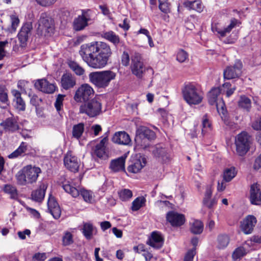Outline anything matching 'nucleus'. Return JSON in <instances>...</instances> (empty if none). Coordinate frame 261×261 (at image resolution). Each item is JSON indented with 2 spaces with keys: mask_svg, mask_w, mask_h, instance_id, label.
<instances>
[{
  "mask_svg": "<svg viewBox=\"0 0 261 261\" xmlns=\"http://www.w3.org/2000/svg\"><path fill=\"white\" fill-rule=\"evenodd\" d=\"M79 54L90 67L101 69L108 63L112 51L109 44L102 41H93L82 45Z\"/></svg>",
  "mask_w": 261,
  "mask_h": 261,
  "instance_id": "nucleus-1",
  "label": "nucleus"
},
{
  "mask_svg": "<svg viewBox=\"0 0 261 261\" xmlns=\"http://www.w3.org/2000/svg\"><path fill=\"white\" fill-rule=\"evenodd\" d=\"M41 172V170L39 167L31 165L25 166L16 173V182L23 186L35 184Z\"/></svg>",
  "mask_w": 261,
  "mask_h": 261,
  "instance_id": "nucleus-2",
  "label": "nucleus"
},
{
  "mask_svg": "<svg viewBox=\"0 0 261 261\" xmlns=\"http://www.w3.org/2000/svg\"><path fill=\"white\" fill-rule=\"evenodd\" d=\"M184 99L190 106L200 104L203 99V94L197 85L193 83L185 84L181 89Z\"/></svg>",
  "mask_w": 261,
  "mask_h": 261,
  "instance_id": "nucleus-3",
  "label": "nucleus"
},
{
  "mask_svg": "<svg viewBox=\"0 0 261 261\" xmlns=\"http://www.w3.org/2000/svg\"><path fill=\"white\" fill-rule=\"evenodd\" d=\"M89 77L90 82L95 87L98 88H105L115 79L116 73L111 70L96 71L90 73Z\"/></svg>",
  "mask_w": 261,
  "mask_h": 261,
  "instance_id": "nucleus-4",
  "label": "nucleus"
},
{
  "mask_svg": "<svg viewBox=\"0 0 261 261\" xmlns=\"http://www.w3.org/2000/svg\"><path fill=\"white\" fill-rule=\"evenodd\" d=\"M79 179L74 181H66L63 183V188L65 191L70 194L73 197H77L81 193L84 200L91 202L92 199V193L85 190H82L80 186Z\"/></svg>",
  "mask_w": 261,
  "mask_h": 261,
  "instance_id": "nucleus-5",
  "label": "nucleus"
},
{
  "mask_svg": "<svg viewBox=\"0 0 261 261\" xmlns=\"http://www.w3.org/2000/svg\"><path fill=\"white\" fill-rule=\"evenodd\" d=\"M101 111V103L98 97L82 104L80 107V112L85 113L91 117L99 115Z\"/></svg>",
  "mask_w": 261,
  "mask_h": 261,
  "instance_id": "nucleus-6",
  "label": "nucleus"
},
{
  "mask_svg": "<svg viewBox=\"0 0 261 261\" xmlns=\"http://www.w3.org/2000/svg\"><path fill=\"white\" fill-rule=\"evenodd\" d=\"M155 138L154 132L145 126H140L137 130L135 141L144 148L149 145V141Z\"/></svg>",
  "mask_w": 261,
  "mask_h": 261,
  "instance_id": "nucleus-7",
  "label": "nucleus"
},
{
  "mask_svg": "<svg viewBox=\"0 0 261 261\" xmlns=\"http://www.w3.org/2000/svg\"><path fill=\"white\" fill-rule=\"evenodd\" d=\"M54 32V26L52 19L46 14H41L38 21L37 32L40 35L50 36Z\"/></svg>",
  "mask_w": 261,
  "mask_h": 261,
  "instance_id": "nucleus-8",
  "label": "nucleus"
},
{
  "mask_svg": "<svg viewBox=\"0 0 261 261\" xmlns=\"http://www.w3.org/2000/svg\"><path fill=\"white\" fill-rule=\"evenodd\" d=\"M250 136L246 132H242L237 136L235 139L236 152L240 156L245 155L249 149Z\"/></svg>",
  "mask_w": 261,
  "mask_h": 261,
  "instance_id": "nucleus-9",
  "label": "nucleus"
},
{
  "mask_svg": "<svg viewBox=\"0 0 261 261\" xmlns=\"http://www.w3.org/2000/svg\"><path fill=\"white\" fill-rule=\"evenodd\" d=\"M131 70L135 75L138 78H142L146 70L153 72L151 68H146L141 61V56L136 53L132 58Z\"/></svg>",
  "mask_w": 261,
  "mask_h": 261,
  "instance_id": "nucleus-10",
  "label": "nucleus"
},
{
  "mask_svg": "<svg viewBox=\"0 0 261 261\" xmlns=\"http://www.w3.org/2000/svg\"><path fill=\"white\" fill-rule=\"evenodd\" d=\"M94 91L88 84H84L76 90L74 99L78 102H86L93 96Z\"/></svg>",
  "mask_w": 261,
  "mask_h": 261,
  "instance_id": "nucleus-11",
  "label": "nucleus"
},
{
  "mask_svg": "<svg viewBox=\"0 0 261 261\" xmlns=\"http://www.w3.org/2000/svg\"><path fill=\"white\" fill-rule=\"evenodd\" d=\"M242 62L239 60L236 61L233 65L227 66L224 70V78L230 80L239 77L242 73Z\"/></svg>",
  "mask_w": 261,
  "mask_h": 261,
  "instance_id": "nucleus-12",
  "label": "nucleus"
},
{
  "mask_svg": "<svg viewBox=\"0 0 261 261\" xmlns=\"http://www.w3.org/2000/svg\"><path fill=\"white\" fill-rule=\"evenodd\" d=\"M89 10H83L81 15L75 18L73 21V29L77 31L84 29L88 24V22L91 20Z\"/></svg>",
  "mask_w": 261,
  "mask_h": 261,
  "instance_id": "nucleus-13",
  "label": "nucleus"
},
{
  "mask_svg": "<svg viewBox=\"0 0 261 261\" xmlns=\"http://www.w3.org/2000/svg\"><path fill=\"white\" fill-rule=\"evenodd\" d=\"M257 220L253 215H248L240 222L241 230L245 234H249L252 232L256 224Z\"/></svg>",
  "mask_w": 261,
  "mask_h": 261,
  "instance_id": "nucleus-14",
  "label": "nucleus"
},
{
  "mask_svg": "<svg viewBox=\"0 0 261 261\" xmlns=\"http://www.w3.org/2000/svg\"><path fill=\"white\" fill-rule=\"evenodd\" d=\"M65 167L72 172L77 171L80 165V161L71 151H68L64 158Z\"/></svg>",
  "mask_w": 261,
  "mask_h": 261,
  "instance_id": "nucleus-15",
  "label": "nucleus"
},
{
  "mask_svg": "<svg viewBox=\"0 0 261 261\" xmlns=\"http://www.w3.org/2000/svg\"><path fill=\"white\" fill-rule=\"evenodd\" d=\"M146 160L144 156L141 155H136L133 157L131 160V164L128 167V172L136 173L146 165Z\"/></svg>",
  "mask_w": 261,
  "mask_h": 261,
  "instance_id": "nucleus-16",
  "label": "nucleus"
},
{
  "mask_svg": "<svg viewBox=\"0 0 261 261\" xmlns=\"http://www.w3.org/2000/svg\"><path fill=\"white\" fill-rule=\"evenodd\" d=\"M34 86L38 90L49 94L54 93L56 88L54 84L49 83L44 79L36 80Z\"/></svg>",
  "mask_w": 261,
  "mask_h": 261,
  "instance_id": "nucleus-17",
  "label": "nucleus"
},
{
  "mask_svg": "<svg viewBox=\"0 0 261 261\" xmlns=\"http://www.w3.org/2000/svg\"><path fill=\"white\" fill-rule=\"evenodd\" d=\"M166 219L173 226H180L185 222V216L174 211H170L166 215Z\"/></svg>",
  "mask_w": 261,
  "mask_h": 261,
  "instance_id": "nucleus-18",
  "label": "nucleus"
},
{
  "mask_svg": "<svg viewBox=\"0 0 261 261\" xmlns=\"http://www.w3.org/2000/svg\"><path fill=\"white\" fill-rule=\"evenodd\" d=\"M108 141V138L107 137H104L95 146L93 152L94 155L103 160H106L108 158V155L106 151V144Z\"/></svg>",
  "mask_w": 261,
  "mask_h": 261,
  "instance_id": "nucleus-19",
  "label": "nucleus"
},
{
  "mask_svg": "<svg viewBox=\"0 0 261 261\" xmlns=\"http://www.w3.org/2000/svg\"><path fill=\"white\" fill-rule=\"evenodd\" d=\"M32 29V24L30 23H25L21 28L18 34V38L21 47H24L27 44L28 36Z\"/></svg>",
  "mask_w": 261,
  "mask_h": 261,
  "instance_id": "nucleus-20",
  "label": "nucleus"
},
{
  "mask_svg": "<svg viewBox=\"0 0 261 261\" xmlns=\"http://www.w3.org/2000/svg\"><path fill=\"white\" fill-rule=\"evenodd\" d=\"M238 22L236 19H232L231 20L230 23L224 29L219 27L218 24H213L212 26V30L214 33H217L219 37H223L226 35L227 34L229 33L231 30L234 28Z\"/></svg>",
  "mask_w": 261,
  "mask_h": 261,
  "instance_id": "nucleus-21",
  "label": "nucleus"
},
{
  "mask_svg": "<svg viewBox=\"0 0 261 261\" xmlns=\"http://www.w3.org/2000/svg\"><path fill=\"white\" fill-rule=\"evenodd\" d=\"M250 244V242H245L241 246L237 248L232 254V258L234 260H237L245 255L251 249Z\"/></svg>",
  "mask_w": 261,
  "mask_h": 261,
  "instance_id": "nucleus-22",
  "label": "nucleus"
},
{
  "mask_svg": "<svg viewBox=\"0 0 261 261\" xmlns=\"http://www.w3.org/2000/svg\"><path fill=\"white\" fill-rule=\"evenodd\" d=\"M48 210L53 217L57 219L60 217L61 211L60 207L53 197H49L47 202Z\"/></svg>",
  "mask_w": 261,
  "mask_h": 261,
  "instance_id": "nucleus-23",
  "label": "nucleus"
},
{
  "mask_svg": "<svg viewBox=\"0 0 261 261\" xmlns=\"http://www.w3.org/2000/svg\"><path fill=\"white\" fill-rule=\"evenodd\" d=\"M112 141L118 144L128 145L131 141L129 136L125 132L116 133L112 138Z\"/></svg>",
  "mask_w": 261,
  "mask_h": 261,
  "instance_id": "nucleus-24",
  "label": "nucleus"
},
{
  "mask_svg": "<svg viewBox=\"0 0 261 261\" xmlns=\"http://www.w3.org/2000/svg\"><path fill=\"white\" fill-rule=\"evenodd\" d=\"M250 202L254 205L261 204V191L257 184H254L251 187Z\"/></svg>",
  "mask_w": 261,
  "mask_h": 261,
  "instance_id": "nucleus-25",
  "label": "nucleus"
},
{
  "mask_svg": "<svg viewBox=\"0 0 261 261\" xmlns=\"http://www.w3.org/2000/svg\"><path fill=\"white\" fill-rule=\"evenodd\" d=\"M61 86L65 90L73 88L76 84L75 77L69 73L64 74L61 80Z\"/></svg>",
  "mask_w": 261,
  "mask_h": 261,
  "instance_id": "nucleus-26",
  "label": "nucleus"
},
{
  "mask_svg": "<svg viewBox=\"0 0 261 261\" xmlns=\"http://www.w3.org/2000/svg\"><path fill=\"white\" fill-rule=\"evenodd\" d=\"M47 186L44 183L41 184L39 188L32 192L31 196L33 200L36 202H41L44 198Z\"/></svg>",
  "mask_w": 261,
  "mask_h": 261,
  "instance_id": "nucleus-27",
  "label": "nucleus"
},
{
  "mask_svg": "<svg viewBox=\"0 0 261 261\" xmlns=\"http://www.w3.org/2000/svg\"><path fill=\"white\" fill-rule=\"evenodd\" d=\"M148 244L153 248H160L163 244V239L161 233L158 232H153L149 239Z\"/></svg>",
  "mask_w": 261,
  "mask_h": 261,
  "instance_id": "nucleus-28",
  "label": "nucleus"
},
{
  "mask_svg": "<svg viewBox=\"0 0 261 261\" xmlns=\"http://www.w3.org/2000/svg\"><path fill=\"white\" fill-rule=\"evenodd\" d=\"M184 6L189 10H195L198 13L203 11L204 6L201 1L199 0L190 1H187L184 3Z\"/></svg>",
  "mask_w": 261,
  "mask_h": 261,
  "instance_id": "nucleus-29",
  "label": "nucleus"
},
{
  "mask_svg": "<svg viewBox=\"0 0 261 261\" xmlns=\"http://www.w3.org/2000/svg\"><path fill=\"white\" fill-rule=\"evenodd\" d=\"M125 157L121 156L112 161L110 168L114 172L123 171L125 169Z\"/></svg>",
  "mask_w": 261,
  "mask_h": 261,
  "instance_id": "nucleus-30",
  "label": "nucleus"
},
{
  "mask_svg": "<svg viewBox=\"0 0 261 261\" xmlns=\"http://www.w3.org/2000/svg\"><path fill=\"white\" fill-rule=\"evenodd\" d=\"M154 156L163 162H166L169 159L168 153L165 148H163L160 145L156 146L152 151Z\"/></svg>",
  "mask_w": 261,
  "mask_h": 261,
  "instance_id": "nucleus-31",
  "label": "nucleus"
},
{
  "mask_svg": "<svg viewBox=\"0 0 261 261\" xmlns=\"http://www.w3.org/2000/svg\"><path fill=\"white\" fill-rule=\"evenodd\" d=\"M28 145L27 143L22 142L19 146L13 152L8 155L9 159H14L20 156H23L28 150Z\"/></svg>",
  "mask_w": 261,
  "mask_h": 261,
  "instance_id": "nucleus-32",
  "label": "nucleus"
},
{
  "mask_svg": "<svg viewBox=\"0 0 261 261\" xmlns=\"http://www.w3.org/2000/svg\"><path fill=\"white\" fill-rule=\"evenodd\" d=\"M11 92L13 96L14 97V101L16 102V108L19 110H24L25 102L21 97L20 93L16 90H13Z\"/></svg>",
  "mask_w": 261,
  "mask_h": 261,
  "instance_id": "nucleus-33",
  "label": "nucleus"
},
{
  "mask_svg": "<svg viewBox=\"0 0 261 261\" xmlns=\"http://www.w3.org/2000/svg\"><path fill=\"white\" fill-rule=\"evenodd\" d=\"M1 125L5 129L14 132L18 129V125L16 121L12 118H9L1 123Z\"/></svg>",
  "mask_w": 261,
  "mask_h": 261,
  "instance_id": "nucleus-34",
  "label": "nucleus"
},
{
  "mask_svg": "<svg viewBox=\"0 0 261 261\" xmlns=\"http://www.w3.org/2000/svg\"><path fill=\"white\" fill-rule=\"evenodd\" d=\"M237 170L234 167L225 168L223 173V178L225 181H230L237 175Z\"/></svg>",
  "mask_w": 261,
  "mask_h": 261,
  "instance_id": "nucleus-35",
  "label": "nucleus"
},
{
  "mask_svg": "<svg viewBox=\"0 0 261 261\" xmlns=\"http://www.w3.org/2000/svg\"><path fill=\"white\" fill-rule=\"evenodd\" d=\"M221 93L220 88H213L210 91L208 94V102L211 105H215L218 102L220 98H218V96Z\"/></svg>",
  "mask_w": 261,
  "mask_h": 261,
  "instance_id": "nucleus-36",
  "label": "nucleus"
},
{
  "mask_svg": "<svg viewBox=\"0 0 261 261\" xmlns=\"http://www.w3.org/2000/svg\"><path fill=\"white\" fill-rule=\"evenodd\" d=\"M82 232L87 240H90L92 238L95 228L92 223L90 222L84 223Z\"/></svg>",
  "mask_w": 261,
  "mask_h": 261,
  "instance_id": "nucleus-37",
  "label": "nucleus"
},
{
  "mask_svg": "<svg viewBox=\"0 0 261 261\" xmlns=\"http://www.w3.org/2000/svg\"><path fill=\"white\" fill-rule=\"evenodd\" d=\"M239 107L247 112H249L251 108V100L245 95H242L238 101Z\"/></svg>",
  "mask_w": 261,
  "mask_h": 261,
  "instance_id": "nucleus-38",
  "label": "nucleus"
},
{
  "mask_svg": "<svg viewBox=\"0 0 261 261\" xmlns=\"http://www.w3.org/2000/svg\"><path fill=\"white\" fill-rule=\"evenodd\" d=\"M220 90L221 92L225 94L226 97H229L234 93L236 87L235 86H232L230 83L226 82L222 85Z\"/></svg>",
  "mask_w": 261,
  "mask_h": 261,
  "instance_id": "nucleus-39",
  "label": "nucleus"
},
{
  "mask_svg": "<svg viewBox=\"0 0 261 261\" xmlns=\"http://www.w3.org/2000/svg\"><path fill=\"white\" fill-rule=\"evenodd\" d=\"M84 130V124L83 123H80L74 125L73 126L72 134V137L79 140L83 135Z\"/></svg>",
  "mask_w": 261,
  "mask_h": 261,
  "instance_id": "nucleus-40",
  "label": "nucleus"
},
{
  "mask_svg": "<svg viewBox=\"0 0 261 261\" xmlns=\"http://www.w3.org/2000/svg\"><path fill=\"white\" fill-rule=\"evenodd\" d=\"M103 37L106 39L113 43L115 45H117L120 42L119 36L113 31L104 33Z\"/></svg>",
  "mask_w": 261,
  "mask_h": 261,
  "instance_id": "nucleus-41",
  "label": "nucleus"
},
{
  "mask_svg": "<svg viewBox=\"0 0 261 261\" xmlns=\"http://www.w3.org/2000/svg\"><path fill=\"white\" fill-rule=\"evenodd\" d=\"M203 225L201 221L195 220L191 223V230L193 233H201L203 231Z\"/></svg>",
  "mask_w": 261,
  "mask_h": 261,
  "instance_id": "nucleus-42",
  "label": "nucleus"
},
{
  "mask_svg": "<svg viewBox=\"0 0 261 261\" xmlns=\"http://www.w3.org/2000/svg\"><path fill=\"white\" fill-rule=\"evenodd\" d=\"M211 123L206 115H204L202 120V134L204 135L212 130Z\"/></svg>",
  "mask_w": 261,
  "mask_h": 261,
  "instance_id": "nucleus-43",
  "label": "nucleus"
},
{
  "mask_svg": "<svg viewBox=\"0 0 261 261\" xmlns=\"http://www.w3.org/2000/svg\"><path fill=\"white\" fill-rule=\"evenodd\" d=\"M0 101L6 105H9L8 90L5 85H0Z\"/></svg>",
  "mask_w": 261,
  "mask_h": 261,
  "instance_id": "nucleus-44",
  "label": "nucleus"
},
{
  "mask_svg": "<svg viewBox=\"0 0 261 261\" xmlns=\"http://www.w3.org/2000/svg\"><path fill=\"white\" fill-rule=\"evenodd\" d=\"M4 191L10 195L11 198L16 199L18 196L17 191L15 187L11 185H6L4 188Z\"/></svg>",
  "mask_w": 261,
  "mask_h": 261,
  "instance_id": "nucleus-45",
  "label": "nucleus"
},
{
  "mask_svg": "<svg viewBox=\"0 0 261 261\" xmlns=\"http://www.w3.org/2000/svg\"><path fill=\"white\" fill-rule=\"evenodd\" d=\"M146 201L145 199L143 197H139L136 198L132 202V210L133 211L139 210L143 206Z\"/></svg>",
  "mask_w": 261,
  "mask_h": 261,
  "instance_id": "nucleus-46",
  "label": "nucleus"
},
{
  "mask_svg": "<svg viewBox=\"0 0 261 261\" xmlns=\"http://www.w3.org/2000/svg\"><path fill=\"white\" fill-rule=\"evenodd\" d=\"M188 53L182 49H179L176 52V59L179 63L185 62L188 60Z\"/></svg>",
  "mask_w": 261,
  "mask_h": 261,
  "instance_id": "nucleus-47",
  "label": "nucleus"
},
{
  "mask_svg": "<svg viewBox=\"0 0 261 261\" xmlns=\"http://www.w3.org/2000/svg\"><path fill=\"white\" fill-rule=\"evenodd\" d=\"M69 67L78 75H83L84 73V69L81 67L76 62L73 61H69L68 63Z\"/></svg>",
  "mask_w": 261,
  "mask_h": 261,
  "instance_id": "nucleus-48",
  "label": "nucleus"
},
{
  "mask_svg": "<svg viewBox=\"0 0 261 261\" xmlns=\"http://www.w3.org/2000/svg\"><path fill=\"white\" fill-rule=\"evenodd\" d=\"M118 195L120 199L122 201H127L133 196V193L131 190L127 189H124L118 192Z\"/></svg>",
  "mask_w": 261,
  "mask_h": 261,
  "instance_id": "nucleus-49",
  "label": "nucleus"
},
{
  "mask_svg": "<svg viewBox=\"0 0 261 261\" xmlns=\"http://www.w3.org/2000/svg\"><path fill=\"white\" fill-rule=\"evenodd\" d=\"M73 242V236L69 231H65L62 237V244L66 246L72 244Z\"/></svg>",
  "mask_w": 261,
  "mask_h": 261,
  "instance_id": "nucleus-50",
  "label": "nucleus"
},
{
  "mask_svg": "<svg viewBox=\"0 0 261 261\" xmlns=\"http://www.w3.org/2000/svg\"><path fill=\"white\" fill-rule=\"evenodd\" d=\"M229 241V238L226 235H221L218 239V247L220 249L225 248L228 244Z\"/></svg>",
  "mask_w": 261,
  "mask_h": 261,
  "instance_id": "nucleus-51",
  "label": "nucleus"
},
{
  "mask_svg": "<svg viewBox=\"0 0 261 261\" xmlns=\"http://www.w3.org/2000/svg\"><path fill=\"white\" fill-rule=\"evenodd\" d=\"M65 97V95L59 94L57 96L56 100L55 102V107L56 110L60 115H61V111H62L63 107V101Z\"/></svg>",
  "mask_w": 261,
  "mask_h": 261,
  "instance_id": "nucleus-52",
  "label": "nucleus"
},
{
  "mask_svg": "<svg viewBox=\"0 0 261 261\" xmlns=\"http://www.w3.org/2000/svg\"><path fill=\"white\" fill-rule=\"evenodd\" d=\"M160 10L165 13H168L170 12L169 4L168 0H159Z\"/></svg>",
  "mask_w": 261,
  "mask_h": 261,
  "instance_id": "nucleus-53",
  "label": "nucleus"
},
{
  "mask_svg": "<svg viewBox=\"0 0 261 261\" xmlns=\"http://www.w3.org/2000/svg\"><path fill=\"white\" fill-rule=\"evenodd\" d=\"M218 113L221 115H225L226 109L225 103L222 98H220L218 102L215 104Z\"/></svg>",
  "mask_w": 261,
  "mask_h": 261,
  "instance_id": "nucleus-54",
  "label": "nucleus"
},
{
  "mask_svg": "<svg viewBox=\"0 0 261 261\" xmlns=\"http://www.w3.org/2000/svg\"><path fill=\"white\" fill-rule=\"evenodd\" d=\"M10 21L11 23V29L15 31L19 23V19L16 15H11L10 16Z\"/></svg>",
  "mask_w": 261,
  "mask_h": 261,
  "instance_id": "nucleus-55",
  "label": "nucleus"
},
{
  "mask_svg": "<svg viewBox=\"0 0 261 261\" xmlns=\"http://www.w3.org/2000/svg\"><path fill=\"white\" fill-rule=\"evenodd\" d=\"M47 258L45 253L38 252L32 257L33 261H44Z\"/></svg>",
  "mask_w": 261,
  "mask_h": 261,
  "instance_id": "nucleus-56",
  "label": "nucleus"
},
{
  "mask_svg": "<svg viewBox=\"0 0 261 261\" xmlns=\"http://www.w3.org/2000/svg\"><path fill=\"white\" fill-rule=\"evenodd\" d=\"M217 202V201L215 198L211 199V198L203 199V204L209 208H212L214 205L216 204Z\"/></svg>",
  "mask_w": 261,
  "mask_h": 261,
  "instance_id": "nucleus-57",
  "label": "nucleus"
},
{
  "mask_svg": "<svg viewBox=\"0 0 261 261\" xmlns=\"http://www.w3.org/2000/svg\"><path fill=\"white\" fill-rule=\"evenodd\" d=\"M8 41L6 40L0 42V60H2L6 55L5 48L8 46Z\"/></svg>",
  "mask_w": 261,
  "mask_h": 261,
  "instance_id": "nucleus-58",
  "label": "nucleus"
},
{
  "mask_svg": "<svg viewBox=\"0 0 261 261\" xmlns=\"http://www.w3.org/2000/svg\"><path fill=\"white\" fill-rule=\"evenodd\" d=\"M121 63L123 66H127L129 65L130 61L129 56L128 53L127 51H124L123 52V54L121 56Z\"/></svg>",
  "mask_w": 261,
  "mask_h": 261,
  "instance_id": "nucleus-59",
  "label": "nucleus"
},
{
  "mask_svg": "<svg viewBox=\"0 0 261 261\" xmlns=\"http://www.w3.org/2000/svg\"><path fill=\"white\" fill-rule=\"evenodd\" d=\"M196 248L189 250L186 254L184 261H193L194 256L196 253Z\"/></svg>",
  "mask_w": 261,
  "mask_h": 261,
  "instance_id": "nucleus-60",
  "label": "nucleus"
},
{
  "mask_svg": "<svg viewBox=\"0 0 261 261\" xmlns=\"http://www.w3.org/2000/svg\"><path fill=\"white\" fill-rule=\"evenodd\" d=\"M252 128L256 130H261V118L253 121L251 123Z\"/></svg>",
  "mask_w": 261,
  "mask_h": 261,
  "instance_id": "nucleus-61",
  "label": "nucleus"
},
{
  "mask_svg": "<svg viewBox=\"0 0 261 261\" xmlns=\"http://www.w3.org/2000/svg\"><path fill=\"white\" fill-rule=\"evenodd\" d=\"M38 4L42 6H48L54 4L57 0H36Z\"/></svg>",
  "mask_w": 261,
  "mask_h": 261,
  "instance_id": "nucleus-62",
  "label": "nucleus"
},
{
  "mask_svg": "<svg viewBox=\"0 0 261 261\" xmlns=\"http://www.w3.org/2000/svg\"><path fill=\"white\" fill-rule=\"evenodd\" d=\"M253 168L255 170L261 169V153L255 159L253 164Z\"/></svg>",
  "mask_w": 261,
  "mask_h": 261,
  "instance_id": "nucleus-63",
  "label": "nucleus"
},
{
  "mask_svg": "<svg viewBox=\"0 0 261 261\" xmlns=\"http://www.w3.org/2000/svg\"><path fill=\"white\" fill-rule=\"evenodd\" d=\"M134 251L138 253H141L142 252H145L146 251L145 246L143 244H139L137 246H135L133 247Z\"/></svg>",
  "mask_w": 261,
  "mask_h": 261,
  "instance_id": "nucleus-64",
  "label": "nucleus"
}]
</instances>
